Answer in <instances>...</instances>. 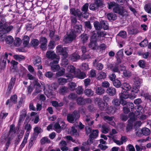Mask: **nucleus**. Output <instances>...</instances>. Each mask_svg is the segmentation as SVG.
I'll use <instances>...</instances> for the list:
<instances>
[{
  "label": "nucleus",
  "instance_id": "57",
  "mask_svg": "<svg viewBox=\"0 0 151 151\" xmlns=\"http://www.w3.org/2000/svg\"><path fill=\"white\" fill-rule=\"evenodd\" d=\"M68 88L65 86H62L60 87L59 90V92L62 94H63L66 92Z\"/></svg>",
  "mask_w": 151,
  "mask_h": 151
},
{
  "label": "nucleus",
  "instance_id": "55",
  "mask_svg": "<svg viewBox=\"0 0 151 151\" xmlns=\"http://www.w3.org/2000/svg\"><path fill=\"white\" fill-rule=\"evenodd\" d=\"M42 144L43 145L46 143H50V140L47 137H44L42 139L40 140Z\"/></svg>",
  "mask_w": 151,
  "mask_h": 151
},
{
  "label": "nucleus",
  "instance_id": "10",
  "mask_svg": "<svg viewBox=\"0 0 151 151\" xmlns=\"http://www.w3.org/2000/svg\"><path fill=\"white\" fill-rule=\"evenodd\" d=\"M8 57V54L6 52L4 55H2L0 58V65L1 70L4 68L6 65V61Z\"/></svg>",
  "mask_w": 151,
  "mask_h": 151
},
{
  "label": "nucleus",
  "instance_id": "25",
  "mask_svg": "<svg viewBox=\"0 0 151 151\" xmlns=\"http://www.w3.org/2000/svg\"><path fill=\"white\" fill-rule=\"evenodd\" d=\"M101 130L102 133H107L109 130V127L107 124H104L101 126Z\"/></svg>",
  "mask_w": 151,
  "mask_h": 151
},
{
  "label": "nucleus",
  "instance_id": "13",
  "mask_svg": "<svg viewBox=\"0 0 151 151\" xmlns=\"http://www.w3.org/2000/svg\"><path fill=\"white\" fill-rule=\"evenodd\" d=\"M74 76L76 78L82 79L86 77V75L85 73L82 72L80 69H77L74 73Z\"/></svg>",
  "mask_w": 151,
  "mask_h": 151
},
{
  "label": "nucleus",
  "instance_id": "37",
  "mask_svg": "<svg viewBox=\"0 0 151 151\" xmlns=\"http://www.w3.org/2000/svg\"><path fill=\"white\" fill-rule=\"evenodd\" d=\"M144 8L146 12L151 14V4L148 3L145 4Z\"/></svg>",
  "mask_w": 151,
  "mask_h": 151
},
{
  "label": "nucleus",
  "instance_id": "2",
  "mask_svg": "<svg viewBox=\"0 0 151 151\" xmlns=\"http://www.w3.org/2000/svg\"><path fill=\"white\" fill-rule=\"evenodd\" d=\"M80 117V111L75 110L72 114L67 115V121L71 123H74Z\"/></svg>",
  "mask_w": 151,
  "mask_h": 151
},
{
  "label": "nucleus",
  "instance_id": "34",
  "mask_svg": "<svg viewBox=\"0 0 151 151\" xmlns=\"http://www.w3.org/2000/svg\"><path fill=\"white\" fill-rule=\"evenodd\" d=\"M120 97L121 99H127L129 98L128 93L127 91H122L120 94Z\"/></svg>",
  "mask_w": 151,
  "mask_h": 151
},
{
  "label": "nucleus",
  "instance_id": "35",
  "mask_svg": "<svg viewBox=\"0 0 151 151\" xmlns=\"http://www.w3.org/2000/svg\"><path fill=\"white\" fill-rule=\"evenodd\" d=\"M101 28L103 27L104 29L106 30L109 29V27L106 21L102 20L100 22Z\"/></svg>",
  "mask_w": 151,
  "mask_h": 151
},
{
  "label": "nucleus",
  "instance_id": "17",
  "mask_svg": "<svg viewBox=\"0 0 151 151\" xmlns=\"http://www.w3.org/2000/svg\"><path fill=\"white\" fill-rule=\"evenodd\" d=\"M114 118V117L113 116L110 117L109 116H106V117H104L103 119L111 125L114 126L115 125V123L113 121Z\"/></svg>",
  "mask_w": 151,
  "mask_h": 151
},
{
  "label": "nucleus",
  "instance_id": "63",
  "mask_svg": "<svg viewBox=\"0 0 151 151\" xmlns=\"http://www.w3.org/2000/svg\"><path fill=\"white\" fill-rule=\"evenodd\" d=\"M60 129H64L66 127V125L65 124V122L63 121L62 119L61 118V120L60 121Z\"/></svg>",
  "mask_w": 151,
  "mask_h": 151
},
{
  "label": "nucleus",
  "instance_id": "1",
  "mask_svg": "<svg viewBox=\"0 0 151 151\" xmlns=\"http://www.w3.org/2000/svg\"><path fill=\"white\" fill-rule=\"evenodd\" d=\"M24 129L26 130L24 138L19 148L22 150L26 144L27 142V140L30 132V130L32 129V126L30 124H27L25 126Z\"/></svg>",
  "mask_w": 151,
  "mask_h": 151
},
{
  "label": "nucleus",
  "instance_id": "4",
  "mask_svg": "<svg viewBox=\"0 0 151 151\" xmlns=\"http://www.w3.org/2000/svg\"><path fill=\"white\" fill-rule=\"evenodd\" d=\"M75 32L71 31L69 35H65L63 38V41L66 43H70L76 37Z\"/></svg>",
  "mask_w": 151,
  "mask_h": 151
},
{
  "label": "nucleus",
  "instance_id": "36",
  "mask_svg": "<svg viewBox=\"0 0 151 151\" xmlns=\"http://www.w3.org/2000/svg\"><path fill=\"white\" fill-rule=\"evenodd\" d=\"M6 135H9L11 137H14L16 135L15 131L13 127H10V129L9 131V133Z\"/></svg>",
  "mask_w": 151,
  "mask_h": 151
},
{
  "label": "nucleus",
  "instance_id": "58",
  "mask_svg": "<svg viewBox=\"0 0 151 151\" xmlns=\"http://www.w3.org/2000/svg\"><path fill=\"white\" fill-rule=\"evenodd\" d=\"M126 106L128 107L130 109H131L132 111L134 109V105L132 102H127Z\"/></svg>",
  "mask_w": 151,
  "mask_h": 151
},
{
  "label": "nucleus",
  "instance_id": "3",
  "mask_svg": "<svg viewBox=\"0 0 151 151\" xmlns=\"http://www.w3.org/2000/svg\"><path fill=\"white\" fill-rule=\"evenodd\" d=\"M14 137L3 134L1 138V142L2 144L5 143V150H7L9 147L11 141L13 139Z\"/></svg>",
  "mask_w": 151,
  "mask_h": 151
},
{
  "label": "nucleus",
  "instance_id": "28",
  "mask_svg": "<svg viewBox=\"0 0 151 151\" xmlns=\"http://www.w3.org/2000/svg\"><path fill=\"white\" fill-rule=\"evenodd\" d=\"M88 4L86 3L83 6L82 9V11H83V12H84L83 14V15L86 16L87 15V14H88V17L89 14L88 13H87L86 12H87L88 10Z\"/></svg>",
  "mask_w": 151,
  "mask_h": 151
},
{
  "label": "nucleus",
  "instance_id": "39",
  "mask_svg": "<svg viewBox=\"0 0 151 151\" xmlns=\"http://www.w3.org/2000/svg\"><path fill=\"white\" fill-rule=\"evenodd\" d=\"M131 86L129 83H124L122 84V88L126 91H129L131 89Z\"/></svg>",
  "mask_w": 151,
  "mask_h": 151
},
{
  "label": "nucleus",
  "instance_id": "44",
  "mask_svg": "<svg viewBox=\"0 0 151 151\" xmlns=\"http://www.w3.org/2000/svg\"><path fill=\"white\" fill-rule=\"evenodd\" d=\"M99 8L96 5L95 2L92 3L89 6V9L92 11H96L98 10Z\"/></svg>",
  "mask_w": 151,
  "mask_h": 151
},
{
  "label": "nucleus",
  "instance_id": "21",
  "mask_svg": "<svg viewBox=\"0 0 151 151\" xmlns=\"http://www.w3.org/2000/svg\"><path fill=\"white\" fill-rule=\"evenodd\" d=\"M41 59L38 56L35 57L33 61V63L35 66H39L41 64Z\"/></svg>",
  "mask_w": 151,
  "mask_h": 151
},
{
  "label": "nucleus",
  "instance_id": "48",
  "mask_svg": "<svg viewBox=\"0 0 151 151\" xmlns=\"http://www.w3.org/2000/svg\"><path fill=\"white\" fill-rule=\"evenodd\" d=\"M113 83L114 85L116 88L119 87L122 85L120 81L118 79H116L113 81Z\"/></svg>",
  "mask_w": 151,
  "mask_h": 151
},
{
  "label": "nucleus",
  "instance_id": "60",
  "mask_svg": "<svg viewBox=\"0 0 151 151\" xmlns=\"http://www.w3.org/2000/svg\"><path fill=\"white\" fill-rule=\"evenodd\" d=\"M48 47L49 49H53L55 47L54 41L53 40H50L48 44Z\"/></svg>",
  "mask_w": 151,
  "mask_h": 151
},
{
  "label": "nucleus",
  "instance_id": "18",
  "mask_svg": "<svg viewBox=\"0 0 151 151\" xmlns=\"http://www.w3.org/2000/svg\"><path fill=\"white\" fill-rule=\"evenodd\" d=\"M86 123L89 126H91L94 123V121L92 120L91 117L89 115H86L85 117Z\"/></svg>",
  "mask_w": 151,
  "mask_h": 151
},
{
  "label": "nucleus",
  "instance_id": "52",
  "mask_svg": "<svg viewBox=\"0 0 151 151\" xmlns=\"http://www.w3.org/2000/svg\"><path fill=\"white\" fill-rule=\"evenodd\" d=\"M21 44V40L19 38H16L14 41V44L16 46H19Z\"/></svg>",
  "mask_w": 151,
  "mask_h": 151
},
{
  "label": "nucleus",
  "instance_id": "40",
  "mask_svg": "<svg viewBox=\"0 0 151 151\" xmlns=\"http://www.w3.org/2000/svg\"><path fill=\"white\" fill-rule=\"evenodd\" d=\"M65 69L61 68L60 69V70L56 73V76L57 77H59L64 75L65 72Z\"/></svg>",
  "mask_w": 151,
  "mask_h": 151
},
{
  "label": "nucleus",
  "instance_id": "24",
  "mask_svg": "<svg viewBox=\"0 0 151 151\" xmlns=\"http://www.w3.org/2000/svg\"><path fill=\"white\" fill-rule=\"evenodd\" d=\"M134 86L139 87L141 84L142 81L139 77H135L134 79Z\"/></svg>",
  "mask_w": 151,
  "mask_h": 151
},
{
  "label": "nucleus",
  "instance_id": "27",
  "mask_svg": "<svg viewBox=\"0 0 151 151\" xmlns=\"http://www.w3.org/2000/svg\"><path fill=\"white\" fill-rule=\"evenodd\" d=\"M66 71L68 72L73 73L74 74V73L76 71V68L72 65H68Z\"/></svg>",
  "mask_w": 151,
  "mask_h": 151
},
{
  "label": "nucleus",
  "instance_id": "26",
  "mask_svg": "<svg viewBox=\"0 0 151 151\" xmlns=\"http://www.w3.org/2000/svg\"><path fill=\"white\" fill-rule=\"evenodd\" d=\"M84 93L87 96L90 97L93 95L94 92L91 89L87 88L84 90Z\"/></svg>",
  "mask_w": 151,
  "mask_h": 151
},
{
  "label": "nucleus",
  "instance_id": "62",
  "mask_svg": "<svg viewBox=\"0 0 151 151\" xmlns=\"http://www.w3.org/2000/svg\"><path fill=\"white\" fill-rule=\"evenodd\" d=\"M117 35L123 38H125L127 36V32L125 31H121L117 34Z\"/></svg>",
  "mask_w": 151,
  "mask_h": 151
},
{
  "label": "nucleus",
  "instance_id": "16",
  "mask_svg": "<svg viewBox=\"0 0 151 151\" xmlns=\"http://www.w3.org/2000/svg\"><path fill=\"white\" fill-rule=\"evenodd\" d=\"M61 120V118H58L57 120V122L54 125V129L57 132L60 133L61 131L60 125V121Z\"/></svg>",
  "mask_w": 151,
  "mask_h": 151
},
{
  "label": "nucleus",
  "instance_id": "51",
  "mask_svg": "<svg viewBox=\"0 0 151 151\" xmlns=\"http://www.w3.org/2000/svg\"><path fill=\"white\" fill-rule=\"evenodd\" d=\"M94 27L96 30H100L101 29V23L97 21L93 23Z\"/></svg>",
  "mask_w": 151,
  "mask_h": 151
},
{
  "label": "nucleus",
  "instance_id": "31",
  "mask_svg": "<svg viewBox=\"0 0 151 151\" xmlns=\"http://www.w3.org/2000/svg\"><path fill=\"white\" fill-rule=\"evenodd\" d=\"M97 79L98 80H100L102 79L105 78L106 76V74L103 72H101L97 75Z\"/></svg>",
  "mask_w": 151,
  "mask_h": 151
},
{
  "label": "nucleus",
  "instance_id": "19",
  "mask_svg": "<svg viewBox=\"0 0 151 151\" xmlns=\"http://www.w3.org/2000/svg\"><path fill=\"white\" fill-rule=\"evenodd\" d=\"M106 93L109 95L113 96L116 93V89L112 87H111L108 88L106 90Z\"/></svg>",
  "mask_w": 151,
  "mask_h": 151
},
{
  "label": "nucleus",
  "instance_id": "43",
  "mask_svg": "<svg viewBox=\"0 0 151 151\" xmlns=\"http://www.w3.org/2000/svg\"><path fill=\"white\" fill-rule=\"evenodd\" d=\"M5 40L7 44L10 45L13 43L14 39L12 36L9 35L6 37Z\"/></svg>",
  "mask_w": 151,
  "mask_h": 151
},
{
  "label": "nucleus",
  "instance_id": "33",
  "mask_svg": "<svg viewBox=\"0 0 151 151\" xmlns=\"http://www.w3.org/2000/svg\"><path fill=\"white\" fill-rule=\"evenodd\" d=\"M123 49H121L118 51L116 54V58L117 60L118 61H120V58L122 57L123 56Z\"/></svg>",
  "mask_w": 151,
  "mask_h": 151
},
{
  "label": "nucleus",
  "instance_id": "8",
  "mask_svg": "<svg viewBox=\"0 0 151 151\" xmlns=\"http://www.w3.org/2000/svg\"><path fill=\"white\" fill-rule=\"evenodd\" d=\"M114 12L117 13L122 16H123L124 14L126 12V10L124 9L123 6L117 4L114 8L113 9Z\"/></svg>",
  "mask_w": 151,
  "mask_h": 151
},
{
  "label": "nucleus",
  "instance_id": "14",
  "mask_svg": "<svg viewBox=\"0 0 151 151\" xmlns=\"http://www.w3.org/2000/svg\"><path fill=\"white\" fill-rule=\"evenodd\" d=\"M98 105L99 108L101 110L106 111L109 108L107 103L103 102L101 100L99 101Z\"/></svg>",
  "mask_w": 151,
  "mask_h": 151
},
{
  "label": "nucleus",
  "instance_id": "41",
  "mask_svg": "<svg viewBox=\"0 0 151 151\" xmlns=\"http://www.w3.org/2000/svg\"><path fill=\"white\" fill-rule=\"evenodd\" d=\"M142 134L145 135L147 136L150 133V131L149 129L145 127L143 128L142 129Z\"/></svg>",
  "mask_w": 151,
  "mask_h": 151
},
{
  "label": "nucleus",
  "instance_id": "45",
  "mask_svg": "<svg viewBox=\"0 0 151 151\" xmlns=\"http://www.w3.org/2000/svg\"><path fill=\"white\" fill-rule=\"evenodd\" d=\"M76 102L79 105L84 104V99L82 97H79L76 99Z\"/></svg>",
  "mask_w": 151,
  "mask_h": 151
},
{
  "label": "nucleus",
  "instance_id": "38",
  "mask_svg": "<svg viewBox=\"0 0 151 151\" xmlns=\"http://www.w3.org/2000/svg\"><path fill=\"white\" fill-rule=\"evenodd\" d=\"M80 58V56L76 54H73L70 56V58L73 61H75Z\"/></svg>",
  "mask_w": 151,
  "mask_h": 151
},
{
  "label": "nucleus",
  "instance_id": "50",
  "mask_svg": "<svg viewBox=\"0 0 151 151\" xmlns=\"http://www.w3.org/2000/svg\"><path fill=\"white\" fill-rule=\"evenodd\" d=\"M62 58L60 64L62 66L65 67L68 64V61L67 59H65V58L63 57V56L62 57Z\"/></svg>",
  "mask_w": 151,
  "mask_h": 151
},
{
  "label": "nucleus",
  "instance_id": "23",
  "mask_svg": "<svg viewBox=\"0 0 151 151\" xmlns=\"http://www.w3.org/2000/svg\"><path fill=\"white\" fill-rule=\"evenodd\" d=\"M89 47L93 49L96 50L99 47L96 41L93 40L91 41L88 45Z\"/></svg>",
  "mask_w": 151,
  "mask_h": 151
},
{
  "label": "nucleus",
  "instance_id": "15",
  "mask_svg": "<svg viewBox=\"0 0 151 151\" xmlns=\"http://www.w3.org/2000/svg\"><path fill=\"white\" fill-rule=\"evenodd\" d=\"M35 83L34 84V87L35 88V92L36 93H40L42 91V88L41 87V86L39 83L38 82V79H35L34 80Z\"/></svg>",
  "mask_w": 151,
  "mask_h": 151
},
{
  "label": "nucleus",
  "instance_id": "30",
  "mask_svg": "<svg viewBox=\"0 0 151 151\" xmlns=\"http://www.w3.org/2000/svg\"><path fill=\"white\" fill-rule=\"evenodd\" d=\"M23 44L24 47H26L29 44V38L27 35H25L23 37Z\"/></svg>",
  "mask_w": 151,
  "mask_h": 151
},
{
  "label": "nucleus",
  "instance_id": "47",
  "mask_svg": "<svg viewBox=\"0 0 151 151\" xmlns=\"http://www.w3.org/2000/svg\"><path fill=\"white\" fill-rule=\"evenodd\" d=\"M94 2L99 8V7H103L104 5V2L102 0H95Z\"/></svg>",
  "mask_w": 151,
  "mask_h": 151
},
{
  "label": "nucleus",
  "instance_id": "12",
  "mask_svg": "<svg viewBox=\"0 0 151 151\" xmlns=\"http://www.w3.org/2000/svg\"><path fill=\"white\" fill-rule=\"evenodd\" d=\"M98 132V130L93 131L92 133L90 135V139L87 140V143L88 144H90L92 143L93 139L96 138L97 137Z\"/></svg>",
  "mask_w": 151,
  "mask_h": 151
},
{
  "label": "nucleus",
  "instance_id": "56",
  "mask_svg": "<svg viewBox=\"0 0 151 151\" xmlns=\"http://www.w3.org/2000/svg\"><path fill=\"white\" fill-rule=\"evenodd\" d=\"M76 84L73 82H70L69 84V86L70 90L73 91L75 89V88L76 87Z\"/></svg>",
  "mask_w": 151,
  "mask_h": 151
},
{
  "label": "nucleus",
  "instance_id": "20",
  "mask_svg": "<svg viewBox=\"0 0 151 151\" xmlns=\"http://www.w3.org/2000/svg\"><path fill=\"white\" fill-rule=\"evenodd\" d=\"M135 119H131L130 118V119H129L128 120V124L127 125L126 127V131L127 132H129L131 131L132 128L133 127V123L131 121V120H134Z\"/></svg>",
  "mask_w": 151,
  "mask_h": 151
},
{
  "label": "nucleus",
  "instance_id": "53",
  "mask_svg": "<svg viewBox=\"0 0 151 151\" xmlns=\"http://www.w3.org/2000/svg\"><path fill=\"white\" fill-rule=\"evenodd\" d=\"M76 91L77 94L79 95L83 93V89L81 86H78L76 89Z\"/></svg>",
  "mask_w": 151,
  "mask_h": 151
},
{
  "label": "nucleus",
  "instance_id": "46",
  "mask_svg": "<svg viewBox=\"0 0 151 151\" xmlns=\"http://www.w3.org/2000/svg\"><path fill=\"white\" fill-rule=\"evenodd\" d=\"M140 31L137 28H132L128 30V33L131 35H135L139 33Z\"/></svg>",
  "mask_w": 151,
  "mask_h": 151
},
{
  "label": "nucleus",
  "instance_id": "9",
  "mask_svg": "<svg viewBox=\"0 0 151 151\" xmlns=\"http://www.w3.org/2000/svg\"><path fill=\"white\" fill-rule=\"evenodd\" d=\"M70 13L72 15H73L74 16L76 17L77 15L78 17H80L81 16H82L84 18H87L88 17V14L86 16H85L83 14V13H81L80 12V10L79 9H77L76 10L73 8H71L70 9Z\"/></svg>",
  "mask_w": 151,
  "mask_h": 151
},
{
  "label": "nucleus",
  "instance_id": "32",
  "mask_svg": "<svg viewBox=\"0 0 151 151\" xmlns=\"http://www.w3.org/2000/svg\"><path fill=\"white\" fill-rule=\"evenodd\" d=\"M107 16L108 19L109 20H114L116 19V14L112 13H109L107 14Z\"/></svg>",
  "mask_w": 151,
  "mask_h": 151
},
{
  "label": "nucleus",
  "instance_id": "22",
  "mask_svg": "<svg viewBox=\"0 0 151 151\" xmlns=\"http://www.w3.org/2000/svg\"><path fill=\"white\" fill-rule=\"evenodd\" d=\"M105 92L104 88L101 87H97L95 89V93L98 95H101L104 94Z\"/></svg>",
  "mask_w": 151,
  "mask_h": 151
},
{
  "label": "nucleus",
  "instance_id": "61",
  "mask_svg": "<svg viewBox=\"0 0 151 151\" xmlns=\"http://www.w3.org/2000/svg\"><path fill=\"white\" fill-rule=\"evenodd\" d=\"M108 9H110L112 8H114L116 5H117V4H116L114 2H110L108 3Z\"/></svg>",
  "mask_w": 151,
  "mask_h": 151
},
{
  "label": "nucleus",
  "instance_id": "11",
  "mask_svg": "<svg viewBox=\"0 0 151 151\" xmlns=\"http://www.w3.org/2000/svg\"><path fill=\"white\" fill-rule=\"evenodd\" d=\"M55 61V60H53L51 62L50 64L51 69L54 72L58 71L60 69V65H57L59 61H58L57 63H56Z\"/></svg>",
  "mask_w": 151,
  "mask_h": 151
},
{
  "label": "nucleus",
  "instance_id": "29",
  "mask_svg": "<svg viewBox=\"0 0 151 151\" xmlns=\"http://www.w3.org/2000/svg\"><path fill=\"white\" fill-rule=\"evenodd\" d=\"M81 40L83 43H86L88 39V35L86 34H81L80 37Z\"/></svg>",
  "mask_w": 151,
  "mask_h": 151
},
{
  "label": "nucleus",
  "instance_id": "42",
  "mask_svg": "<svg viewBox=\"0 0 151 151\" xmlns=\"http://www.w3.org/2000/svg\"><path fill=\"white\" fill-rule=\"evenodd\" d=\"M14 57L16 60L19 61L24 60L25 58L24 56L21 55H15Z\"/></svg>",
  "mask_w": 151,
  "mask_h": 151
},
{
  "label": "nucleus",
  "instance_id": "5",
  "mask_svg": "<svg viewBox=\"0 0 151 151\" xmlns=\"http://www.w3.org/2000/svg\"><path fill=\"white\" fill-rule=\"evenodd\" d=\"M46 57L49 59L55 60V62L57 63L59 61L60 58L59 56L57 55L53 51H47L46 54Z\"/></svg>",
  "mask_w": 151,
  "mask_h": 151
},
{
  "label": "nucleus",
  "instance_id": "64",
  "mask_svg": "<svg viewBox=\"0 0 151 151\" xmlns=\"http://www.w3.org/2000/svg\"><path fill=\"white\" fill-rule=\"evenodd\" d=\"M34 132L37 134L42 132L41 128L39 127H36L34 129Z\"/></svg>",
  "mask_w": 151,
  "mask_h": 151
},
{
  "label": "nucleus",
  "instance_id": "54",
  "mask_svg": "<svg viewBox=\"0 0 151 151\" xmlns=\"http://www.w3.org/2000/svg\"><path fill=\"white\" fill-rule=\"evenodd\" d=\"M75 31L74 32H75L76 31L78 33H80L81 32V31L82 29V26L81 25H77L76 24L75 26ZM74 32V31H73Z\"/></svg>",
  "mask_w": 151,
  "mask_h": 151
},
{
  "label": "nucleus",
  "instance_id": "49",
  "mask_svg": "<svg viewBox=\"0 0 151 151\" xmlns=\"http://www.w3.org/2000/svg\"><path fill=\"white\" fill-rule=\"evenodd\" d=\"M31 44L33 47L37 46L39 43V40L37 39H33L31 42Z\"/></svg>",
  "mask_w": 151,
  "mask_h": 151
},
{
  "label": "nucleus",
  "instance_id": "59",
  "mask_svg": "<svg viewBox=\"0 0 151 151\" xmlns=\"http://www.w3.org/2000/svg\"><path fill=\"white\" fill-rule=\"evenodd\" d=\"M17 96L16 94H14L11 96L10 99L14 103L16 104L17 101Z\"/></svg>",
  "mask_w": 151,
  "mask_h": 151
},
{
  "label": "nucleus",
  "instance_id": "6",
  "mask_svg": "<svg viewBox=\"0 0 151 151\" xmlns=\"http://www.w3.org/2000/svg\"><path fill=\"white\" fill-rule=\"evenodd\" d=\"M56 52L59 55H62L64 58H66L68 56L66 48L63 47L61 45H58L56 47Z\"/></svg>",
  "mask_w": 151,
  "mask_h": 151
},
{
  "label": "nucleus",
  "instance_id": "7",
  "mask_svg": "<svg viewBox=\"0 0 151 151\" xmlns=\"http://www.w3.org/2000/svg\"><path fill=\"white\" fill-rule=\"evenodd\" d=\"M65 76L67 78V79L63 78H60L58 79V82L60 85H63L67 82V80L70 79L71 80L74 78V76L71 74H66Z\"/></svg>",
  "mask_w": 151,
  "mask_h": 151
}]
</instances>
